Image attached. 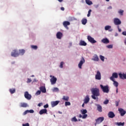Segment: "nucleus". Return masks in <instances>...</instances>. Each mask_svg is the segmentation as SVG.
Here are the masks:
<instances>
[{
  "instance_id": "1",
  "label": "nucleus",
  "mask_w": 126,
  "mask_h": 126,
  "mask_svg": "<svg viewBox=\"0 0 126 126\" xmlns=\"http://www.w3.org/2000/svg\"><path fill=\"white\" fill-rule=\"evenodd\" d=\"M92 94V98L94 99V100H96V99H98V97L96 98V97H99L100 96V90L98 88H93L91 89Z\"/></svg>"
},
{
  "instance_id": "2",
  "label": "nucleus",
  "mask_w": 126,
  "mask_h": 126,
  "mask_svg": "<svg viewBox=\"0 0 126 126\" xmlns=\"http://www.w3.org/2000/svg\"><path fill=\"white\" fill-rule=\"evenodd\" d=\"M101 89H102L104 93H109V86H103L102 85H100Z\"/></svg>"
},
{
  "instance_id": "3",
  "label": "nucleus",
  "mask_w": 126,
  "mask_h": 126,
  "mask_svg": "<svg viewBox=\"0 0 126 126\" xmlns=\"http://www.w3.org/2000/svg\"><path fill=\"white\" fill-rule=\"evenodd\" d=\"M104 121V117H99L97 119H95V123L94 124V126H96V125H99L102 123Z\"/></svg>"
},
{
  "instance_id": "4",
  "label": "nucleus",
  "mask_w": 126,
  "mask_h": 126,
  "mask_svg": "<svg viewBox=\"0 0 126 126\" xmlns=\"http://www.w3.org/2000/svg\"><path fill=\"white\" fill-rule=\"evenodd\" d=\"M87 39L88 41L90 42L92 44H95V43H97V41L94 39V38L91 37L90 35L88 36Z\"/></svg>"
},
{
  "instance_id": "5",
  "label": "nucleus",
  "mask_w": 126,
  "mask_h": 126,
  "mask_svg": "<svg viewBox=\"0 0 126 126\" xmlns=\"http://www.w3.org/2000/svg\"><path fill=\"white\" fill-rule=\"evenodd\" d=\"M50 77H51L52 78L50 79V82L52 84V85H54V84H56L57 83V78L55 77V76L50 75Z\"/></svg>"
},
{
  "instance_id": "6",
  "label": "nucleus",
  "mask_w": 126,
  "mask_h": 126,
  "mask_svg": "<svg viewBox=\"0 0 126 126\" xmlns=\"http://www.w3.org/2000/svg\"><path fill=\"white\" fill-rule=\"evenodd\" d=\"M25 98H26V99H27V100H31V98H32V96L31 95V94H29V93H28V92H25Z\"/></svg>"
},
{
  "instance_id": "7",
  "label": "nucleus",
  "mask_w": 126,
  "mask_h": 126,
  "mask_svg": "<svg viewBox=\"0 0 126 126\" xmlns=\"http://www.w3.org/2000/svg\"><path fill=\"white\" fill-rule=\"evenodd\" d=\"M19 56V53L17 52V50H14L11 53V56L16 58V57H18Z\"/></svg>"
},
{
  "instance_id": "8",
  "label": "nucleus",
  "mask_w": 126,
  "mask_h": 126,
  "mask_svg": "<svg viewBox=\"0 0 126 126\" xmlns=\"http://www.w3.org/2000/svg\"><path fill=\"white\" fill-rule=\"evenodd\" d=\"M114 23L115 25H120L122 24V21H121L119 18H115L114 19Z\"/></svg>"
},
{
  "instance_id": "9",
  "label": "nucleus",
  "mask_w": 126,
  "mask_h": 126,
  "mask_svg": "<svg viewBox=\"0 0 126 126\" xmlns=\"http://www.w3.org/2000/svg\"><path fill=\"white\" fill-rule=\"evenodd\" d=\"M118 77H119V76L118 75V73H117L116 72H114L112 74V76L111 77H110V79L112 81H114V80H115L114 78H118Z\"/></svg>"
},
{
  "instance_id": "10",
  "label": "nucleus",
  "mask_w": 126,
  "mask_h": 126,
  "mask_svg": "<svg viewBox=\"0 0 126 126\" xmlns=\"http://www.w3.org/2000/svg\"><path fill=\"white\" fill-rule=\"evenodd\" d=\"M85 63V60L83 57H82L81 60L80 61L78 64V67L79 68H82V65L83 63Z\"/></svg>"
},
{
  "instance_id": "11",
  "label": "nucleus",
  "mask_w": 126,
  "mask_h": 126,
  "mask_svg": "<svg viewBox=\"0 0 126 126\" xmlns=\"http://www.w3.org/2000/svg\"><path fill=\"white\" fill-rule=\"evenodd\" d=\"M95 78L96 80H101V73L100 71H97Z\"/></svg>"
},
{
  "instance_id": "12",
  "label": "nucleus",
  "mask_w": 126,
  "mask_h": 126,
  "mask_svg": "<svg viewBox=\"0 0 126 126\" xmlns=\"http://www.w3.org/2000/svg\"><path fill=\"white\" fill-rule=\"evenodd\" d=\"M118 111L121 116V117H124V115L126 114V110H124L123 108L118 109Z\"/></svg>"
},
{
  "instance_id": "13",
  "label": "nucleus",
  "mask_w": 126,
  "mask_h": 126,
  "mask_svg": "<svg viewBox=\"0 0 126 126\" xmlns=\"http://www.w3.org/2000/svg\"><path fill=\"white\" fill-rule=\"evenodd\" d=\"M115 116L116 115H115V113H114L113 111H110L108 114V117L110 119H113L115 118Z\"/></svg>"
},
{
  "instance_id": "14",
  "label": "nucleus",
  "mask_w": 126,
  "mask_h": 126,
  "mask_svg": "<svg viewBox=\"0 0 126 126\" xmlns=\"http://www.w3.org/2000/svg\"><path fill=\"white\" fill-rule=\"evenodd\" d=\"M47 112H48V110H47V109H43L40 110L39 114L43 115L44 114H46L47 115H48Z\"/></svg>"
},
{
  "instance_id": "15",
  "label": "nucleus",
  "mask_w": 126,
  "mask_h": 126,
  "mask_svg": "<svg viewBox=\"0 0 126 126\" xmlns=\"http://www.w3.org/2000/svg\"><path fill=\"white\" fill-rule=\"evenodd\" d=\"M68 25H70V23L69 22L65 21L63 22V26L66 29H68V27H67Z\"/></svg>"
},
{
  "instance_id": "16",
  "label": "nucleus",
  "mask_w": 126,
  "mask_h": 126,
  "mask_svg": "<svg viewBox=\"0 0 126 126\" xmlns=\"http://www.w3.org/2000/svg\"><path fill=\"white\" fill-rule=\"evenodd\" d=\"M90 101V98L89 97V95H87L84 99V102L85 104H87Z\"/></svg>"
},
{
  "instance_id": "17",
  "label": "nucleus",
  "mask_w": 126,
  "mask_h": 126,
  "mask_svg": "<svg viewBox=\"0 0 126 126\" xmlns=\"http://www.w3.org/2000/svg\"><path fill=\"white\" fill-rule=\"evenodd\" d=\"M59 103H60L59 100H57L55 101L51 102V106H52V108H54V107H56V106H57V105L59 104Z\"/></svg>"
},
{
  "instance_id": "18",
  "label": "nucleus",
  "mask_w": 126,
  "mask_h": 126,
  "mask_svg": "<svg viewBox=\"0 0 126 126\" xmlns=\"http://www.w3.org/2000/svg\"><path fill=\"white\" fill-rule=\"evenodd\" d=\"M57 39H61L63 37V33L61 32H58L56 34Z\"/></svg>"
},
{
  "instance_id": "19",
  "label": "nucleus",
  "mask_w": 126,
  "mask_h": 126,
  "mask_svg": "<svg viewBox=\"0 0 126 126\" xmlns=\"http://www.w3.org/2000/svg\"><path fill=\"white\" fill-rule=\"evenodd\" d=\"M119 77L121 78V79H126V74L125 73H119Z\"/></svg>"
},
{
  "instance_id": "20",
  "label": "nucleus",
  "mask_w": 126,
  "mask_h": 126,
  "mask_svg": "<svg viewBox=\"0 0 126 126\" xmlns=\"http://www.w3.org/2000/svg\"><path fill=\"white\" fill-rule=\"evenodd\" d=\"M92 61H94V62H99V57L97 55H94L92 58Z\"/></svg>"
},
{
  "instance_id": "21",
  "label": "nucleus",
  "mask_w": 126,
  "mask_h": 126,
  "mask_svg": "<svg viewBox=\"0 0 126 126\" xmlns=\"http://www.w3.org/2000/svg\"><path fill=\"white\" fill-rule=\"evenodd\" d=\"M101 42L104 44H109V43H110V41L107 38L102 39Z\"/></svg>"
},
{
  "instance_id": "22",
  "label": "nucleus",
  "mask_w": 126,
  "mask_h": 126,
  "mask_svg": "<svg viewBox=\"0 0 126 126\" xmlns=\"http://www.w3.org/2000/svg\"><path fill=\"white\" fill-rule=\"evenodd\" d=\"M20 108H26L27 107H28V104H27V103H21L20 105Z\"/></svg>"
},
{
  "instance_id": "23",
  "label": "nucleus",
  "mask_w": 126,
  "mask_h": 126,
  "mask_svg": "<svg viewBox=\"0 0 126 126\" xmlns=\"http://www.w3.org/2000/svg\"><path fill=\"white\" fill-rule=\"evenodd\" d=\"M40 91L42 92V93H46L47 92V91L46 90V87L44 86H41L39 88Z\"/></svg>"
},
{
  "instance_id": "24",
  "label": "nucleus",
  "mask_w": 126,
  "mask_h": 126,
  "mask_svg": "<svg viewBox=\"0 0 126 126\" xmlns=\"http://www.w3.org/2000/svg\"><path fill=\"white\" fill-rule=\"evenodd\" d=\"M79 45L80 46H87V43L86 42H85V41H83V40H81L79 43Z\"/></svg>"
},
{
  "instance_id": "25",
  "label": "nucleus",
  "mask_w": 126,
  "mask_h": 126,
  "mask_svg": "<svg viewBox=\"0 0 126 126\" xmlns=\"http://www.w3.org/2000/svg\"><path fill=\"white\" fill-rule=\"evenodd\" d=\"M97 110L100 113L102 112V106L100 104H96Z\"/></svg>"
},
{
  "instance_id": "26",
  "label": "nucleus",
  "mask_w": 126,
  "mask_h": 126,
  "mask_svg": "<svg viewBox=\"0 0 126 126\" xmlns=\"http://www.w3.org/2000/svg\"><path fill=\"white\" fill-rule=\"evenodd\" d=\"M19 55L23 56L25 54V50L24 49H20L19 50Z\"/></svg>"
},
{
  "instance_id": "27",
  "label": "nucleus",
  "mask_w": 126,
  "mask_h": 126,
  "mask_svg": "<svg viewBox=\"0 0 126 126\" xmlns=\"http://www.w3.org/2000/svg\"><path fill=\"white\" fill-rule=\"evenodd\" d=\"M115 125L116 126H125V122L122 123V122H117V123H115Z\"/></svg>"
},
{
  "instance_id": "28",
  "label": "nucleus",
  "mask_w": 126,
  "mask_h": 126,
  "mask_svg": "<svg viewBox=\"0 0 126 126\" xmlns=\"http://www.w3.org/2000/svg\"><path fill=\"white\" fill-rule=\"evenodd\" d=\"M87 117H88V115L87 114H85L83 116L81 114L79 115V118H82V119H86Z\"/></svg>"
},
{
  "instance_id": "29",
  "label": "nucleus",
  "mask_w": 126,
  "mask_h": 126,
  "mask_svg": "<svg viewBox=\"0 0 126 126\" xmlns=\"http://www.w3.org/2000/svg\"><path fill=\"white\" fill-rule=\"evenodd\" d=\"M82 115H86L87 114V110L86 109H82L81 110Z\"/></svg>"
},
{
  "instance_id": "30",
  "label": "nucleus",
  "mask_w": 126,
  "mask_h": 126,
  "mask_svg": "<svg viewBox=\"0 0 126 126\" xmlns=\"http://www.w3.org/2000/svg\"><path fill=\"white\" fill-rule=\"evenodd\" d=\"M87 23V19H83L82 20V24H83V25H85Z\"/></svg>"
},
{
  "instance_id": "31",
  "label": "nucleus",
  "mask_w": 126,
  "mask_h": 126,
  "mask_svg": "<svg viewBox=\"0 0 126 126\" xmlns=\"http://www.w3.org/2000/svg\"><path fill=\"white\" fill-rule=\"evenodd\" d=\"M9 91L11 93V94H13L15 93L16 90L15 89H10Z\"/></svg>"
},
{
  "instance_id": "32",
  "label": "nucleus",
  "mask_w": 126,
  "mask_h": 126,
  "mask_svg": "<svg viewBox=\"0 0 126 126\" xmlns=\"http://www.w3.org/2000/svg\"><path fill=\"white\" fill-rule=\"evenodd\" d=\"M86 3L88 5H91V4H93V3L90 0H86Z\"/></svg>"
},
{
  "instance_id": "33",
  "label": "nucleus",
  "mask_w": 126,
  "mask_h": 126,
  "mask_svg": "<svg viewBox=\"0 0 126 126\" xmlns=\"http://www.w3.org/2000/svg\"><path fill=\"white\" fill-rule=\"evenodd\" d=\"M62 99H63V100H64V101H68V100H69V97L63 96V97Z\"/></svg>"
},
{
  "instance_id": "34",
  "label": "nucleus",
  "mask_w": 126,
  "mask_h": 126,
  "mask_svg": "<svg viewBox=\"0 0 126 126\" xmlns=\"http://www.w3.org/2000/svg\"><path fill=\"white\" fill-rule=\"evenodd\" d=\"M112 81L114 82L113 85H114V86H115L116 87H118V86H119V83H118V82L115 81V80Z\"/></svg>"
},
{
  "instance_id": "35",
  "label": "nucleus",
  "mask_w": 126,
  "mask_h": 126,
  "mask_svg": "<svg viewBox=\"0 0 126 126\" xmlns=\"http://www.w3.org/2000/svg\"><path fill=\"white\" fill-rule=\"evenodd\" d=\"M118 13L120 14V15H124V10L120 9L118 11Z\"/></svg>"
},
{
  "instance_id": "36",
  "label": "nucleus",
  "mask_w": 126,
  "mask_h": 126,
  "mask_svg": "<svg viewBox=\"0 0 126 126\" xmlns=\"http://www.w3.org/2000/svg\"><path fill=\"white\" fill-rule=\"evenodd\" d=\"M71 122H77L78 120H77V119H76V117H74L72 118H71Z\"/></svg>"
},
{
  "instance_id": "37",
  "label": "nucleus",
  "mask_w": 126,
  "mask_h": 126,
  "mask_svg": "<svg viewBox=\"0 0 126 126\" xmlns=\"http://www.w3.org/2000/svg\"><path fill=\"white\" fill-rule=\"evenodd\" d=\"M32 49H33V50H37L38 49V46L37 45H31Z\"/></svg>"
},
{
  "instance_id": "38",
  "label": "nucleus",
  "mask_w": 126,
  "mask_h": 126,
  "mask_svg": "<svg viewBox=\"0 0 126 126\" xmlns=\"http://www.w3.org/2000/svg\"><path fill=\"white\" fill-rule=\"evenodd\" d=\"M99 58H100L101 61H102V62H104L105 61V57H104L102 55H100Z\"/></svg>"
},
{
  "instance_id": "39",
  "label": "nucleus",
  "mask_w": 126,
  "mask_h": 126,
  "mask_svg": "<svg viewBox=\"0 0 126 126\" xmlns=\"http://www.w3.org/2000/svg\"><path fill=\"white\" fill-rule=\"evenodd\" d=\"M59 88H54L53 89V92H59Z\"/></svg>"
},
{
  "instance_id": "40",
  "label": "nucleus",
  "mask_w": 126,
  "mask_h": 126,
  "mask_svg": "<svg viewBox=\"0 0 126 126\" xmlns=\"http://www.w3.org/2000/svg\"><path fill=\"white\" fill-rule=\"evenodd\" d=\"M92 10L91 9H90L88 11V13L87 15L88 17H89V16H90V15H91V12H92Z\"/></svg>"
},
{
  "instance_id": "41",
  "label": "nucleus",
  "mask_w": 126,
  "mask_h": 126,
  "mask_svg": "<svg viewBox=\"0 0 126 126\" xmlns=\"http://www.w3.org/2000/svg\"><path fill=\"white\" fill-rule=\"evenodd\" d=\"M65 106H70V102L69 101H66L65 102Z\"/></svg>"
},
{
  "instance_id": "42",
  "label": "nucleus",
  "mask_w": 126,
  "mask_h": 126,
  "mask_svg": "<svg viewBox=\"0 0 126 126\" xmlns=\"http://www.w3.org/2000/svg\"><path fill=\"white\" fill-rule=\"evenodd\" d=\"M111 28V26H106L105 27V30H109Z\"/></svg>"
},
{
  "instance_id": "43",
  "label": "nucleus",
  "mask_w": 126,
  "mask_h": 126,
  "mask_svg": "<svg viewBox=\"0 0 126 126\" xmlns=\"http://www.w3.org/2000/svg\"><path fill=\"white\" fill-rule=\"evenodd\" d=\"M108 103L109 100L108 99H106L104 101L103 104H104V105H107V104H108Z\"/></svg>"
},
{
  "instance_id": "44",
  "label": "nucleus",
  "mask_w": 126,
  "mask_h": 126,
  "mask_svg": "<svg viewBox=\"0 0 126 126\" xmlns=\"http://www.w3.org/2000/svg\"><path fill=\"white\" fill-rule=\"evenodd\" d=\"M41 94V91H37L35 93V95H40Z\"/></svg>"
},
{
  "instance_id": "45",
  "label": "nucleus",
  "mask_w": 126,
  "mask_h": 126,
  "mask_svg": "<svg viewBox=\"0 0 126 126\" xmlns=\"http://www.w3.org/2000/svg\"><path fill=\"white\" fill-rule=\"evenodd\" d=\"M63 62H61V63H60V67L61 68H63Z\"/></svg>"
},
{
  "instance_id": "46",
  "label": "nucleus",
  "mask_w": 126,
  "mask_h": 126,
  "mask_svg": "<svg viewBox=\"0 0 126 126\" xmlns=\"http://www.w3.org/2000/svg\"><path fill=\"white\" fill-rule=\"evenodd\" d=\"M32 82V80H31V79H29V78H28L27 79V83H30V82Z\"/></svg>"
},
{
  "instance_id": "47",
  "label": "nucleus",
  "mask_w": 126,
  "mask_h": 126,
  "mask_svg": "<svg viewBox=\"0 0 126 126\" xmlns=\"http://www.w3.org/2000/svg\"><path fill=\"white\" fill-rule=\"evenodd\" d=\"M107 48L108 49H113V45H109L107 46Z\"/></svg>"
},
{
  "instance_id": "48",
  "label": "nucleus",
  "mask_w": 126,
  "mask_h": 126,
  "mask_svg": "<svg viewBox=\"0 0 126 126\" xmlns=\"http://www.w3.org/2000/svg\"><path fill=\"white\" fill-rule=\"evenodd\" d=\"M43 107L44 108V109H47V108H49V104H47L44 105Z\"/></svg>"
},
{
  "instance_id": "49",
  "label": "nucleus",
  "mask_w": 126,
  "mask_h": 126,
  "mask_svg": "<svg viewBox=\"0 0 126 126\" xmlns=\"http://www.w3.org/2000/svg\"><path fill=\"white\" fill-rule=\"evenodd\" d=\"M29 113H34V110H29Z\"/></svg>"
},
{
  "instance_id": "50",
  "label": "nucleus",
  "mask_w": 126,
  "mask_h": 126,
  "mask_svg": "<svg viewBox=\"0 0 126 126\" xmlns=\"http://www.w3.org/2000/svg\"><path fill=\"white\" fill-rule=\"evenodd\" d=\"M116 106V107H118L119 106V101H116L115 102Z\"/></svg>"
},
{
  "instance_id": "51",
  "label": "nucleus",
  "mask_w": 126,
  "mask_h": 126,
  "mask_svg": "<svg viewBox=\"0 0 126 126\" xmlns=\"http://www.w3.org/2000/svg\"><path fill=\"white\" fill-rule=\"evenodd\" d=\"M23 126H29V123H27L25 124H23Z\"/></svg>"
},
{
  "instance_id": "52",
  "label": "nucleus",
  "mask_w": 126,
  "mask_h": 126,
  "mask_svg": "<svg viewBox=\"0 0 126 126\" xmlns=\"http://www.w3.org/2000/svg\"><path fill=\"white\" fill-rule=\"evenodd\" d=\"M123 35L126 36V31H124L122 32Z\"/></svg>"
},
{
  "instance_id": "53",
  "label": "nucleus",
  "mask_w": 126,
  "mask_h": 126,
  "mask_svg": "<svg viewBox=\"0 0 126 126\" xmlns=\"http://www.w3.org/2000/svg\"><path fill=\"white\" fill-rule=\"evenodd\" d=\"M42 105H43V103H38V104L37 105V106L38 107H41V106H42Z\"/></svg>"
},
{
  "instance_id": "54",
  "label": "nucleus",
  "mask_w": 126,
  "mask_h": 126,
  "mask_svg": "<svg viewBox=\"0 0 126 126\" xmlns=\"http://www.w3.org/2000/svg\"><path fill=\"white\" fill-rule=\"evenodd\" d=\"M27 113H29V110H26V111L25 112V115H26V114H27Z\"/></svg>"
},
{
  "instance_id": "55",
  "label": "nucleus",
  "mask_w": 126,
  "mask_h": 126,
  "mask_svg": "<svg viewBox=\"0 0 126 126\" xmlns=\"http://www.w3.org/2000/svg\"><path fill=\"white\" fill-rule=\"evenodd\" d=\"M61 10H63H63H64V8L63 7H62L61 8Z\"/></svg>"
},
{
  "instance_id": "56",
  "label": "nucleus",
  "mask_w": 126,
  "mask_h": 126,
  "mask_svg": "<svg viewBox=\"0 0 126 126\" xmlns=\"http://www.w3.org/2000/svg\"><path fill=\"white\" fill-rule=\"evenodd\" d=\"M118 30H119V32H122V30L121 29L119 28V27H118Z\"/></svg>"
},
{
  "instance_id": "57",
  "label": "nucleus",
  "mask_w": 126,
  "mask_h": 126,
  "mask_svg": "<svg viewBox=\"0 0 126 126\" xmlns=\"http://www.w3.org/2000/svg\"><path fill=\"white\" fill-rule=\"evenodd\" d=\"M108 8V9H112V6H110Z\"/></svg>"
},
{
  "instance_id": "58",
  "label": "nucleus",
  "mask_w": 126,
  "mask_h": 126,
  "mask_svg": "<svg viewBox=\"0 0 126 126\" xmlns=\"http://www.w3.org/2000/svg\"><path fill=\"white\" fill-rule=\"evenodd\" d=\"M58 0L59 1V2H62L63 0Z\"/></svg>"
},
{
  "instance_id": "59",
  "label": "nucleus",
  "mask_w": 126,
  "mask_h": 126,
  "mask_svg": "<svg viewBox=\"0 0 126 126\" xmlns=\"http://www.w3.org/2000/svg\"><path fill=\"white\" fill-rule=\"evenodd\" d=\"M118 88H117V89H116V94H118Z\"/></svg>"
},
{
  "instance_id": "60",
  "label": "nucleus",
  "mask_w": 126,
  "mask_h": 126,
  "mask_svg": "<svg viewBox=\"0 0 126 126\" xmlns=\"http://www.w3.org/2000/svg\"><path fill=\"white\" fill-rule=\"evenodd\" d=\"M124 43H125V45H126V38L125 40L124 41Z\"/></svg>"
},
{
  "instance_id": "61",
  "label": "nucleus",
  "mask_w": 126,
  "mask_h": 126,
  "mask_svg": "<svg viewBox=\"0 0 126 126\" xmlns=\"http://www.w3.org/2000/svg\"><path fill=\"white\" fill-rule=\"evenodd\" d=\"M84 104H85V103H84H84H83V104L82 105V107H84Z\"/></svg>"
},
{
  "instance_id": "62",
  "label": "nucleus",
  "mask_w": 126,
  "mask_h": 126,
  "mask_svg": "<svg viewBox=\"0 0 126 126\" xmlns=\"http://www.w3.org/2000/svg\"><path fill=\"white\" fill-rule=\"evenodd\" d=\"M14 63H15V62H13V63H12V64H14Z\"/></svg>"
},
{
  "instance_id": "63",
  "label": "nucleus",
  "mask_w": 126,
  "mask_h": 126,
  "mask_svg": "<svg viewBox=\"0 0 126 126\" xmlns=\"http://www.w3.org/2000/svg\"><path fill=\"white\" fill-rule=\"evenodd\" d=\"M106 1H110V0H106Z\"/></svg>"
},
{
  "instance_id": "64",
  "label": "nucleus",
  "mask_w": 126,
  "mask_h": 126,
  "mask_svg": "<svg viewBox=\"0 0 126 126\" xmlns=\"http://www.w3.org/2000/svg\"><path fill=\"white\" fill-rule=\"evenodd\" d=\"M32 77H34V75H32Z\"/></svg>"
}]
</instances>
